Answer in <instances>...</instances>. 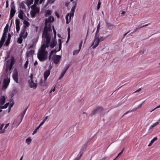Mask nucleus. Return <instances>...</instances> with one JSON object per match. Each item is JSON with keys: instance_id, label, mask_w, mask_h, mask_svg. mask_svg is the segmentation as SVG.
Masks as SVG:
<instances>
[{"instance_id": "nucleus-1", "label": "nucleus", "mask_w": 160, "mask_h": 160, "mask_svg": "<svg viewBox=\"0 0 160 160\" xmlns=\"http://www.w3.org/2000/svg\"><path fill=\"white\" fill-rule=\"evenodd\" d=\"M42 37L44 38V43L42 45L41 47V49L39 52L48 53L45 51L46 48H48L50 45L51 36L50 34H46L42 33Z\"/></svg>"}, {"instance_id": "nucleus-2", "label": "nucleus", "mask_w": 160, "mask_h": 160, "mask_svg": "<svg viewBox=\"0 0 160 160\" xmlns=\"http://www.w3.org/2000/svg\"><path fill=\"white\" fill-rule=\"evenodd\" d=\"M54 20V18L52 16H49L48 18H46L45 20V25L43 31L42 33L49 34L48 33V31H50L51 30V23Z\"/></svg>"}, {"instance_id": "nucleus-3", "label": "nucleus", "mask_w": 160, "mask_h": 160, "mask_svg": "<svg viewBox=\"0 0 160 160\" xmlns=\"http://www.w3.org/2000/svg\"><path fill=\"white\" fill-rule=\"evenodd\" d=\"M15 62V61L13 57H12L10 59L8 60L5 69L6 72L11 70Z\"/></svg>"}, {"instance_id": "nucleus-4", "label": "nucleus", "mask_w": 160, "mask_h": 160, "mask_svg": "<svg viewBox=\"0 0 160 160\" xmlns=\"http://www.w3.org/2000/svg\"><path fill=\"white\" fill-rule=\"evenodd\" d=\"M31 8L32 10L30 12V15L32 18H34L35 17L36 14L39 13L40 8L34 4L31 6Z\"/></svg>"}, {"instance_id": "nucleus-5", "label": "nucleus", "mask_w": 160, "mask_h": 160, "mask_svg": "<svg viewBox=\"0 0 160 160\" xmlns=\"http://www.w3.org/2000/svg\"><path fill=\"white\" fill-rule=\"evenodd\" d=\"M48 53L39 52L38 54V58L41 62L46 60L47 58Z\"/></svg>"}, {"instance_id": "nucleus-6", "label": "nucleus", "mask_w": 160, "mask_h": 160, "mask_svg": "<svg viewBox=\"0 0 160 160\" xmlns=\"http://www.w3.org/2000/svg\"><path fill=\"white\" fill-rule=\"evenodd\" d=\"M31 81L29 80L28 82L30 85V87L31 88H36L37 86V81L35 80V81L33 80L32 78V75L31 74L30 76Z\"/></svg>"}, {"instance_id": "nucleus-7", "label": "nucleus", "mask_w": 160, "mask_h": 160, "mask_svg": "<svg viewBox=\"0 0 160 160\" xmlns=\"http://www.w3.org/2000/svg\"><path fill=\"white\" fill-rule=\"evenodd\" d=\"M87 147V144H85L82 146L79 154L78 155V156L74 160H79L80 158L83 154V152L85 150Z\"/></svg>"}, {"instance_id": "nucleus-8", "label": "nucleus", "mask_w": 160, "mask_h": 160, "mask_svg": "<svg viewBox=\"0 0 160 160\" xmlns=\"http://www.w3.org/2000/svg\"><path fill=\"white\" fill-rule=\"evenodd\" d=\"M10 79L9 78H5L3 81V85L2 86L3 89H6L9 85L10 82Z\"/></svg>"}, {"instance_id": "nucleus-9", "label": "nucleus", "mask_w": 160, "mask_h": 160, "mask_svg": "<svg viewBox=\"0 0 160 160\" xmlns=\"http://www.w3.org/2000/svg\"><path fill=\"white\" fill-rule=\"evenodd\" d=\"M103 109L102 107H98L96 109H94L92 112L90 114V116H92L96 113H99L101 112L102 110Z\"/></svg>"}, {"instance_id": "nucleus-10", "label": "nucleus", "mask_w": 160, "mask_h": 160, "mask_svg": "<svg viewBox=\"0 0 160 160\" xmlns=\"http://www.w3.org/2000/svg\"><path fill=\"white\" fill-rule=\"evenodd\" d=\"M98 37L99 36H95L94 40L92 42V46H93L92 47L93 48H96L99 44V42L98 40Z\"/></svg>"}, {"instance_id": "nucleus-11", "label": "nucleus", "mask_w": 160, "mask_h": 160, "mask_svg": "<svg viewBox=\"0 0 160 160\" xmlns=\"http://www.w3.org/2000/svg\"><path fill=\"white\" fill-rule=\"evenodd\" d=\"M61 58V55H56L53 58V62L56 64H58L60 62Z\"/></svg>"}, {"instance_id": "nucleus-12", "label": "nucleus", "mask_w": 160, "mask_h": 160, "mask_svg": "<svg viewBox=\"0 0 160 160\" xmlns=\"http://www.w3.org/2000/svg\"><path fill=\"white\" fill-rule=\"evenodd\" d=\"M19 35L23 37L24 39H25L28 35V33L26 32V29L23 28L22 30Z\"/></svg>"}, {"instance_id": "nucleus-13", "label": "nucleus", "mask_w": 160, "mask_h": 160, "mask_svg": "<svg viewBox=\"0 0 160 160\" xmlns=\"http://www.w3.org/2000/svg\"><path fill=\"white\" fill-rule=\"evenodd\" d=\"M18 73L16 70L12 74V78L13 80L17 82L18 83Z\"/></svg>"}, {"instance_id": "nucleus-14", "label": "nucleus", "mask_w": 160, "mask_h": 160, "mask_svg": "<svg viewBox=\"0 0 160 160\" xmlns=\"http://www.w3.org/2000/svg\"><path fill=\"white\" fill-rule=\"evenodd\" d=\"M20 23V22L18 19H16L15 20V24H16V29L17 32H18L19 31L20 29V26L19 25Z\"/></svg>"}, {"instance_id": "nucleus-15", "label": "nucleus", "mask_w": 160, "mask_h": 160, "mask_svg": "<svg viewBox=\"0 0 160 160\" xmlns=\"http://www.w3.org/2000/svg\"><path fill=\"white\" fill-rule=\"evenodd\" d=\"M144 102L145 101L143 102L142 103H141L140 104H139V105H138V107H137V108H134L131 111L129 110V111H127L126 113H125L124 114V115L127 114H128L129 113H130L131 112H133L134 111H135L137 110V109H138L141 107L142 106L143 104L144 103Z\"/></svg>"}, {"instance_id": "nucleus-16", "label": "nucleus", "mask_w": 160, "mask_h": 160, "mask_svg": "<svg viewBox=\"0 0 160 160\" xmlns=\"http://www.w3.org/2000/svg\"><path fill=\"white\" fill-rule=\"evenodd\" d=\"M6 100L5 97L4 96H2L0 98V107H2L5 103Z\"/></svg>"}, {"instance_id": "nucleus-17", "label": "nucleus", "mask_w": 160, "mask_h": 160, "mask_svg": "<svg viewBox=\"0 0 160 160\" xmlns=\"http://www.w3.org/2000/svg\"><path fill=\"white\" fill-rule=\"evenodd\" d=\"M50 70H47L44 72V80L45 81L47 79L48 77L50 75Z\"/></svg>"}, {"instance_id": "nucleus-18", "label": "nucleus", "mask_w": 160, "mask_h": 160, "mask_svg": "<svg viewBox=\"0 0 160 160\" xmlns=\"http://www.w3.org/2000/svg\"><path fill=\"white\" fill-rule=\"evenodd\" d=\"M35 51L34 50H30L27 52L26 57H29L32 55L34 53Z\"/></svg>"}, {"instance_id": "nucleus-19", "label": "nucleus", "mask_w": 160, "mask_h": 160, "mask_svg": "<svg viewBox=\"0 0 160 160\" xmlns=\"http://www.w3.org/2000/svg\"><path fill=\"white\" fill-rule=\"evenodd\" d=\"M16 12V11L15 10H14L12 9H11L9 19H11L14 16Z\"/></svg>"}, {"instance_id": "nucleus-20", "label": "nucleus", "mask_w": 160, "mask_h": 160, "mask_svg": "<svg viewBox=\"0 0 160 160\" xmlns=\"http://www.w3.org/2000/svg\"><path fill=\"white\" fill-rule=\"evenodd\" d=\"M65 18L66 20V23L67 24L69 23L71 20V19H70V15L69 13L67 14L65 17Z\"/></svg>"}, {"instance_id": "nucleus-21", "label": "nucleus", "mask_w": 160, "mask_h": 160, "mask_svg": "<svg viewBox=\"0 0 160 160\" xmlns=\"http://www.w3.org/2000/svg\"><path fill=\"white\" fill-rule=\"evenodd\" d=\"M23 11L22 10H20L18 14V17L21 19L23 20Z\"/></svg>"}, {"instance_id": "nucleus-22", "label": "nucleus", "mask_w": 160, "mask_h": 160, "mask_svg": "<svg viewBox=\"0 0 160 160\" xmlns=\"http://www.w3.org/2000/svg\"><path fill=\"white\" fill-rule=\"evenodd\" d=\"M24 28L26 29L27 27H28L30 25V23L26 20H24L23 21Z\"/></svg>"}, {"instance_id": "nucleus-23", "label": "nucleus", "mask_w": 160, "mask_h": 160, "mask_svg": "<svg viewBox=\"0 0 160 160\" xmlns=\"http://www.w3.org/2000/svg\"><path fill=\"white\" fill-rule=\"evenodd\" d=\"M28 107H29V105L28 106V107L23 111H22V112L21 113V115L22 116V118H21V121L19 123L18 125L20 124V123L22 121L23 118V117L25 115V113H26V112L27 109L28 108Z\"/></svg>"}, {"instance_id": "nucleus-24", "label": "nucleus", "mask_w": 160, "mask_h": 160, "mask_svg": "<svg viewBox=\"0 0 160 160\" xmlns=\"http://www.w3.org/2000/svg\"><path fill=\"white\" fill-rule=\"evenodd\" d=\"M52 12L51 10L48 9L46 11L44 16L45 17H47L51 15Z\"/></svg>"}, {"instance_id": "nucleus-25", "label": "nucleus", "mask_w": 160, "mask_h": 160, "mask_svg": "<svg viewBox=\"0 0 160 160\" xmlns=\"http://www.w3.org/2000/svg\"><path fill=\"white\" fill-rule=\"evenodd\" d=\"M4 126V124L2 123L1 125L0 124V133H3L5 132V130L2 129V128Z\"/></svg>"}, {"instance_id": "nucleus-26", "label": "nucleus", "mask_w": 160, "mask_h": 160, "mask_svg": "<svg viewBox=\"0 0 160 160\" xmlns=\"http://www.w3.org/2000/svg\"><path fill=\"white\" fill-rule=\"evenodd\" d=\"M158 139V138L157 137H155L152 139L151 141L149 144L148 145V146H151L152 143L156 141Z\"/></svg>"}, {"instance_id": "nucleus-27", "label": "nucleus", "mask_w": 160, "mask_h": 160, "mask_svg": "<svg viewBox=\"0 0 160 160\" xmlns=\"http://www.w3.org/2000/svg\"><path fill=\"white\" fill-rule=\"evenodd\" d=\"M22 38L23 37L21 36H20L18 38V40L17 41V42L19 44H21L22 42Z\"/></svg>"}, {"instance_id": "nucleus-28", "label": "nucleus", "mask_w": 160, "mask_h": 160, "mask_svg": "<svg viewBox=\"0 0 160 160\" xmlns=\"http://www.w3.org/2000/svg\"><path fill=\"white\" fill-rule=\"evenodd\" d=\"M57 51L56 50H52L49 53V60L51 59V56L53 54V53L54 52L56 53Z\"/></svg>"}, {"instance_id": "nucleus-29", "label": "nucleus", "mask_w": 160, "mask_h": 160, "mask_svg": "<svg viewBox=\"0 0 160 160\" xmlns=\"http://www.w3.org/2000/svg\"><path fill=\"white\" fill-rule=\"evenodd\" d=\"M56 44H55V42L54 41H52L51 44L50 43V48H54Z\"/></svg>"}, {"instance_id": "nucleus-30", "label": "nucleus", "mask_w": 160, "mask_h": 160, "mask_svg": "<svg viewBox=\"0 0 160 160\" xmlns=\"http://www.w3.org/2000/svg\"><path fill=\"white\" fill-rule=\"evenodd\" d=\"M32 141V139L30 138H28L26 139L25 142L28 145H29Z\"/></svg>"}, {"instance_id": "nucleus-31", "label": "nucleus", "mask_w": 160, "mask_h": 160, "mask_svg": "<svg viewBox=\"0 0 160 160\" xmlns=\"http://www.w3.org/2000/svg\"><path fill=\"white\" fill-rule=\"evenodd\" d=\"M70 65L69 64H66V66L65 67L64 69L63 70V71L64 72V73H66L68 69L69 68Z\"/></svg>"}, {"instance_id": "nucleus-32", "label": "nucleus", "mask_w": 160, "mask_h": 160, "mask_svg": "<svg viewBox=\"0 0 160 160\" xmlns=\"http://www.w3.org/2000/svg\"><path fill=\"white\" fill-rule=\"evenodd\" d=\"M159 123V122H155L154 124L151 126L150 127V129L154 127H155L156 125H158Z\"/></svg>"}, {"instance_id": "nucleus-33", "label": "nucleus", "mask_w": 160, "mask_h": 160, "mask_svg": "<svg viewBox=\"0 0 160 160\" xmlns=\"http://www.w3.org/2000/svg\"><path fill=\"white\" fill-rule=\"evenodd\" d=\"M13 9L14 10H15V7L14 5V2H12L11 4V9Z\"/></svg>"}, {"instance_id": "nucleus-34", "label": "nucleus", "mask_w": 160, "mask_h": 160, "mask_svg": "<svg viewBox=\"0 0 160 160\" xmlns=\"http://www.w3.org/2000/svg\"><path fill=\"white\" fill-rule=\"evenodd\" d=\"M9 105V102L5 104L4 106H2V107H0V108H2V109L6 108L8 107V106Z\"/></svg>"}, {"instance_id": "nucleus-35", "label": "nucleus", "mask_w": 160, "mask_h": 160, "mask_svg": "<svg viewBox=\"0 0 160 160\" xmlns=\"http://www.w3.org/2000/svg\"><path fill=\"white\" fill-rule=\"evenodd\" d=\"M75 11L74 10L71 9V12L69 13V15H70V19H71L72 17H73L74 16V14Z\"/></svg>"}, {"instance_id": "nucleus-36", "label": "nucleus", "mask_w": 160, "mask_h": 160, "mask_svg": "<svg viewBox=\"0 0 160 160\" xmlns=\"http://www.w3.org/2000/svg\"><path fill=\"white\" fill-rule=\"evenodd\" d=\"M29 63V61L28 59H27V60L26 62L24 64V68L25 69H26L28 67V65Z\"/></svg>"}, {"instance_id": "nucleus-37", "label": "nucleus", "mask_w": 160, "mask_h": 160, "mask_svg": "<svg viewBox=\"0 0 160 160\" xmlns=\"http://www.w3.org/2000/svg\"><path fill=\"white\" fill-rule=\"evenodd\" d=\"M79 51H80V50H79V49L76 50L74 51L73 52V55H75L76 54H78V53H79Z\"/></svg>"}, {"instance_id": "nucleus-38", "label": "nucleus", "mask_w": 160, "mask_h": 160, "mask_svg": "<svg viewBox=\"0 0 160 160\" xmlns=\"http://www.w3.org/2000/svg\"><path fill=\"white\" fill-rule=\"evenodd\" d=\"M105 38H104L102 37H101L99 38V37H98V40L99 42H101L102 41H103L105 39Z\"/></svg>"}, {"instance_id": "nucleus-39", "label": "nucleus", "mask_w": 160, "mask_h": 160, "mask_svg": "<svg viewBox=\"0 0 160 160\" xmlns=\"http://www.w3.org/2000/svg\"><path fill=\"white\" fill-rule=\"evenodd\" d=\"M33 1V0H29L27 2V5L28 6H30L31 5Z\"/></svg>"}, {"instance_id": "nucleus-40", "label": "nucleus", "mask_w": 160, "mask_h": 160, "mask_svg": "<svg viewBox=\"0 0 160 160\" xmlns=\"http://www.w3.org/2000/svg\"><path fill=\"white\" fill-rule=\"evenodd\" d=\"M8 24H7L4 28V31L8 32Z\"/></svg>"}, {"instance_id": "nucleus-41", "label": "nucleus", "mask_w": 160, "mask_h": 160, "mask_svg": "<svg viewBox=\"0 0 160 160\" xmlns=\"http://www.w3.org/2000/svg\"><path fill=\"white\" fill-rule=\"evenodd\" d=\"M107 25L108 27V28H109L110 29H111L113 27V25H112V24H111L110 23H107Z\"/></svg>"}, {"instance_id": "nucleus-42", "label": "nucleus", "mask_w": 160, "mask_h": 160, "mask_svg": "<svg viewBox=\"0 0 160 160\" xmlns=\"http://www.w3.org/2000/svg\"><path fill=\"white\" fill-rule=\"evenodd\" d=\"M40 127H39V126L37 127L35 129V130L33 131L32 134L34 135V134L36 133L37 132V131L39 129Z\"/></svg>"}, {"instance_id": "nucleus-43", "label": "nucleus", "mask_w": 160, "mask_h": 160, "mask_svg": "<svg viewBox=\"0 0 160 160\" xmlns=\"http://www.w3.org/2000/svg\"><path fill=\"white\" fill-rule=\"evenodd\" d=\"M55 0H48L47 4H48L49 3H52L54 2Z\"/></svg>"}, {"instance_id": "nucleus-44", "label": "nucleus", "mask_w": 160, "mask_h": 160, "mask_svg": "<svg viewBox=\"0 0 160 160\" xmlns=\"http://www.w3.org/2000/svg\"><path fill=\"white\" fill-rule=\"evenodd\" d=\"M65 73H64V72L62 71L60 75V76L59 77V79H61L64 76Z\"/></svg>"}, {"instance_id": "nucleus-45", "label": "nucleus", "mask_w": 160, "mask_h": 160, "mask_svg": "<svg viewBox=\"0 0 160 160\" xmlns=\"http://www.w3.org/2000/svg\"><path fill=\"white\" fill-rule=\"evenodd\" d=\"M82 43H83V40H81L80 41V43L79 44V50H80L81 49Z\"/></svg>"}, {"instance_id": "nucleus-46", "label": "nucleus", "mask_w": 160, "mask_h": 160, "mask_svg": "<svg viewBox=\"0 0 160 160\" xmlns=\"http://www.w3.org/2000/svg\"><path fill=\"white\" fill-rule=\"evenodd\" d=\"M68 39L70 38V28L69 27L68 28Z\"/></svg>"}, {"instance_id": "nucleus-47", "label": "nucleus", "mask_w": 160, "mask_h": 160, "mask_svg": "<svg viewBox=\"0 0 160 160\" xmlns=\"http://www.w3.org/2000/svg\"><path fill=\"white\" fill-rule=\"evenodd\" d=\"M100 5H101V2L100 1V0H99V1L98 2V5H97V9H99L100 7Z\"/></svg>"}, {"instance_id": "nucleus-48", "label": "nucleus", "mask_w": 160, "mask_h": 160, "mask_svg": "<svg viewBox=\"0 0 160 160\" xmlns=\"http://www.w3.org/2000/svg\"><path fill=\"white\" fill-rule=\"evenodd\" d=\"M99 29L97 28V31L96 32L95 35V36L98 37V36H99V35H98V33L99 32Z\"/></svg>"}, {"instance_id": "nucleus-49", "label": "nucleus", "mask_w": 160, "mask_h": 160, "mask_svg": "<svg viewBox=\"0 0 160 160\" xmlns=\"http://www.w3.org/2000/svg\"><path fill=\"white\" fill-rule=\"evenodd\" d=\"M11 37V35L9 33H8V38L7 40H8V41H10Z\"/></svg>"}, {"instance_id": "nucleus-50", "label": "nucleus", "mask_w": 160, "mask_h": 160, "mask_svg": "<svg viewBox=\"0 0 160 160\" xmlns=\"http://www.w3.org/2000/svg\"><path fill=\"white\" fill-rule=\"evenodd\" d=\"M9 43H10V41H8V40H7L5 42V45L6 46H8L9 45Z\"/></svg>"}, {"instance_id": "nucleus-51", "label": "nucleus", "mask_w": 160, "mask_h": 160, "mask_svg": "<svg viewBox=\"0 0 160 160\" xmlns=\"http://www.w3.org/2000/svg\"><path fill=\"white\" fill-rule=\"evenodd\" d=\"M7 32L3 31V33L2 36L6 37V36L7 35Z\"/></svg>"}, {"instance_id": "nucleus-52", "label": "nucleus", "mask_w": 160, "mask_h": 160, "mask_svg": "<svg viewBox=\"0 0 160 160\" xmlns=\"http://www.w3.org/2000/svg\"><path fill=\"white\" fill-rule=\"evenodd\" d=\"M123 151V149L118 154V156L116 157V158H117L122 153Z\"/></svg>"}, {"instance_id": "nucleus-53", "label": "nucleus", "mask_w": 160, "mask_h": 160, "mask_svg": "<svg viewBox=\"0 0 160 160\" xmlns=\"http://www.w3.org/2000/svg\"><path fill=\"white\" fill-rule=\"evenodd\" d=\"M34 42H33V44H32V45H31L28 48V49H30V48H33L34 47Z\"/></svg>"}, {"instance_id": "nucleus-54", "label": "nucleus", "mask_w": 160, "mask_h": 160, "mask_svg": "<svg viewBox=\"0 0 160 160\" xmlns=\"http://www.w3.org/2000/svg\"><path fill=\"white\" fill-rule=\"evenodd\" d=\"M55 86H54V88H53L51 89V90H50V93H51L52 92H54L55 91Z\"/></svg>"}, {"instance_id": "nucleus-55", "label": "nucleus", "mask_w": 160, "mask_h": 160, "mask_svg": "<svg viewBox=\"0 0 160 160\" xmlns=\"http://www.w3.org/2000/svg\"><path fill=\"white\" fill-rule=\"evenodd\" d=\"M53 28H54L53 27ZM53 32H54V36L55 37H56V31H55L54 28H53Z\"/></svg>"}, {"instance_id": "nucleus-56", "label": "nucleus", "mask_w": 160, "mask_h": 160, "mask_svg": "<svg viewBox=\"0 0 160 160\" xmlns=\"http://www.w3.org/2000/svg\"><path fill=\"white\" fill-rule=\"evenodd\" d=\"M150 23L143 25L139 28H140L148 26Z\"/></svg>"}, {"instance_id": "nucleus-57", "label": "nucleus", "mask_w": 160, "mask_h": 160, "mask_svg": "<svg viewBox=\"0 0 160 160\" xmlns=\"http://www.w3.org/2000/svg\"><path fill=\"white\" fill-rule=\"evenodd\" d=\"M45 122L43 120L42 122L38 126L39 127H40L44 123V122Z\"/></svg>"}, {"instance_id": "nucleus-58", "label": "nucleus", "mask_w": 160, "mask_h": 160, "mask_svg": "<svg viewBox=\"0 0 160 160\" xmlns=\"http://www.w3.org/2000/svg\"><path fill=\"white\" fill-rule=\"evenodd\" d=\"M9 4H8V1L7 0L6 1V8H8V7Z\"/></svg>"}, {"instance_id": "nucleus-59", "label": "nucleus", "mask_w": 160, "mask_h": 160, "mask_svg": "<svg viewBox=\"0 0 160 160\" xmlns=\"http://www.w3.org/2000/svg\"><path fill=\"white\" fill-rule=\"evenodd\" d=\"M61 48V43H60L59 44V49L58 50V51H59Z\"/></svg>"}, {"instance_id": "nucleus-60", "label": "nucleus", "mask_w": 160, "mask_h": 160, "mask_svg": "<svg viewBox=\"0 0 160 160\" xmlns=\"http://www.w3.org/2000/svg\"><path fill=\"white\" fill-rule=\"evenodd\" d=\"M3 44V43L0 41V48H1Z\"/></svg>"}, {"instance_id": "nucleus-61", "label": "nucleus", "mask_w": 160, "mask_h": 160, "mask_svg": "<svg viewBox=\"0 0 160 160\" xmlns=\"http://www.w3.org/2000/svg\"><path fill=\"white\" fill-rule=\"evenodd\" d=\"M9 123H7V124H6V125H5V126L4 127V129L5 130V129L7 128L9 126Z\"/></svg>"}, {"instance_id": "nucleus-62", "label": "nucleus", "mask_w": 160, "mask_h": 160, "mask_svg": "<svg viewBox=\"0 0 160 160\" xmlns=\"http://www.w3.org/2000/svg\"><path fill=\"white\" fill-rule=\"evenodd\" d=\"M100 21L98 23V26H97V28L100 29Z\"/></svg>"}, {"instance_id": "nucleus-63", "label": "nucleus", "mask_w": 160, "mask_h": 160, "mask_svg": "<svg viewBox=\"0 0 160 160\" xmlns=\"http://www.w3.org/2000/svg\"><path fill=\"white\" fill-rule=\"evenodd\" d=\"M75 8H76L75 6H73L72 8L71 9H72V10H74V11H75Z\"/></svg>"}, {"instance_id": "nucleus-64", "label": "nucleus", "mask_w": 160, "mask_h": 160, "mask_svg": "<svg viewBox=\"0 0 160 160\" xmlns=\"http://www.w3.org/2000/svg\"><path fill=\"white\" fill-rule=\"evenodd\" d=\"M38 64V63L37 62V61L36 60V61H35L34 63V66H36L37 65V64Z\"/></svg>"}]
</instances>
